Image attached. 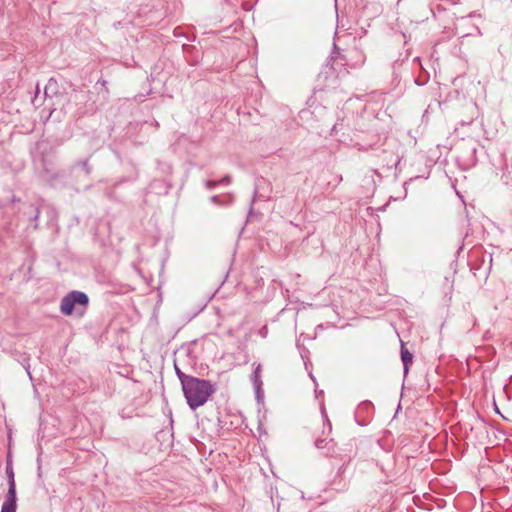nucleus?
<instances>
[{
    "mask_svg": "<svg viewBox=\"0 0 512 512\" xmlns=\"http://www.w3.org/2000/svg\"><path fill=\"white\" fill-rule=\"evenodd\" d=\"M184 397L192 410L203 406L217 391V385L209 380L192 377L182 387Z\"/></svg>",
    "mask_w": 512,
    "mask_h": 512,
    "instance_id": "1",
    "label": "nucleus"
},
{
    "mask_svg": "<svg viewBox=\"0 0 512 512\" xmlns=\"http://www.w3.org/2000/svg\"><path fill=\"white\" fill-rule=\"evenodd\" d=\"M89 298L87 294L81 291L73 290L64 296L60 303V311L64 315H71L76 307L80 305L84 308L87 307Z\"/></svg>",
    "mask_w": 512,
    "mask_h": 512,
    "instance_id": "2",
    "label": "nucleus"
},
{
    "mask_svg": "<svg viewBox=\"0 0 512 512\" xmlns=\"http://www.w3.org/2000/svg\"><path fill=\"white\" fill-rule=\"evenodd\" d=\"M17 497H16V484L8 485V492L5 501L2 505L1 512H16Z\"/></svg>",
    "mask_w": 512,
    "mask_h": 512,
    "instance_id": "3",
    "label": "nucleus"
},
{
    "mask_svg": "<svg viewBox=\"0 0 512 512\" xmlns=\"http://www.w3.org/2000/svg\"><path fill=\"white\" fill-rule=\"evenodd\" d=\"M401 360L404 366V374L407 375L409 371V366L412 364L413 361V355L404 347L403 343L401 345Z\"/></svg>",
    "mask_w": 512,
    "mask_h": 512,
    "instance_id": "4",
    "label": "nucleus"
},
{
    "mask_svg": "<svg viewBox=\"0 0 512 512\" xmlns=\"http://www.w3.org/2000/svg\"><path fill=\"white\" fill-rule=\"evenodd\" d=\"M260 372H261V364H258L256 366V368L254 369V371L252 373V376H251V380H252L253 385H254V387L256 389V393H257L258 397L260 395L261 386H262V380L260 378Z\"/></svg>",
    "mask_w": 512,
    "mask_h": 512,
    "instance_id": "5",
    "label": "nucleus"
},
{
    "mask_svg": "<svg viewBox=\"0 0 512 512\" xmlns=\"http://www.w3.org/2000/svg\"><path fill=\"white\" fill-rule=\"evenodd\" d=\"M382 153L385 156L383 159L382 167L386 166L388 169H391L392 165L397 163L396 161L393 160V154L391 152L388 153L386 151H383Z\"/></svg>",
    "mask_w": 512,
    "mask_h": 512,
    "instance_id": "6",
    "label": "nucleus"
},
{
    "mask_svg": "<svg viewBox=\"0 0 512 512\" xmlns=\"http://www.w3.org/2000/svg\"><path fill=\"white\" fill-rule=\"evenodd\" d=\"M76 167L81 168L85 172L86 175H89L91 173V167H90L87 159L77 161L74 164L73 168H76Z\"/></svg>",
    "mask_w": 512,
    "mask_h": 512,
    "instance_id": "7",
    "label": "nucleus"
},
{
    "mask_svg": "<svg viewBox=\"0 0 512 512\" xmlns=\"http://www.w3.org/2000/svg\"><path fill=\"white\" fill-rule=\"evenodd\" d=\"M175 370H176V375H177L178 379L180 380L182 387L184 386V383H186L188 379H191L193 377V376L185 374L177 367H175Z\"/></svg>",
    "mask_w": 512,
    "mask_h": 512,
    "instance_id": "8",
    "label": "nucleus"
},
{
    "mask_svg": "<svg viewBox=\"0 0 512 512\" xmlns=\"http://www.w3.org/2000/svg\"><path fill=\"white\" fill-rule=\"evenodd\" d=\"M6 474H7V478H8V485L15 484L14 471H13L12 466L9 463H7V466H6Z\"/></svg>",
    "mask_w": 512,
    "mask_h": 512,
    "instance_id": "9",
    "label": "nucleus"
},
{
    "mask_svg": "<svg viewBox=\"0 0 512 512\" xmlns=\"http://www.w3.org/2000/svg\"><path fill=\"white\" fill-rule=\"evenodd\" d=\"M56 84H57V83H56V81H55L54 79H50V80H49L48 84L46 85V87H45V89H44V94H45V96H48V95L50 94V91H49V90L51 89V87H52V86H53V87H55V86H56Z\"/></svg>",
    "mask_w": 512,
    "mask_h": 512,
    "instance_id": "10",
    "label": "nucleus"
},
{
    "mask_svg": "<svg viewBox=\"0 0 512 512\" xmlns=\"http://www.w3.org/2000/svg\"><path fill=\"white\" fill-rule=\"evenodd\" d=\"M205 186L208 190H213L218 186V181L208 180L205 182Z\"/></svg>",
    "mask_w": 512,
    "mask_h": 512,
    "instance_id": "11",
    "label": "nucleus"
},
{
    "mask_svg": "<svg viewBox=\"0 0 512 512\" xmlns=\"http://www.w3.org/2000/svg\"><path fill=\"white\" fill-rule=\"evenodd\" d=\"M328 443L326 442V440L324 439H320V440H317L315 442V446L318 448V449H324L326 447Z\"/></svg>",
    "mask_w": 512,
    "mask_h": 512,
    "instance_id": "12",
    "label": "nucleus"
},
{
    "mask_svg": "<svg viewBox=\"0 0 512 512\" xmlns=\"http://www.w3.org/2000/svg\"><path fill=\"white\" fill-rule=\"evenodd\" d=\"M231 183V177L229 175L224 176L221 180L218 181V185L225 184L228 185Z\"/></svg>",
    "mask_w": 512,
    "mask_h": 512,
    "instance_id": "13",
    "label": "nucleus"
},
{
    "mask_svg": "<svg viewBox=\"0 0 512 512\" xmlns=\"http://www.w3.org/2000/svg\"><path fill=\"white\" fill-rule=\"evenodd\" d=\"M258 334H259L262 338L267 337V334H268V328H267V326H263L262 328H260V329H259V331H258Z\"/></svg>",
    "mask_w": 512,
    "mask_h": 512,
    "instance_id": "14",
    "label": "nucleus"
},
{
    "mask_svg": "<svg viewBox=\"0 0 512 512\" xmlns=\"http://www.w3.org/2000/svg\"><path fill=\"white\" fill-rule=\"evenodd\" d=\"M31 209L33 210V213H34V215H33V220H34V221H37V219H38V217H39V214H40V211H39V209H38V208H36V207H32V206H31Z\"/></svg>",
    "mask_w": 512,
    "mask_h": 512,
    "instance_id": "15",
    "label": "nucleus"
},
{
    "mask_svg": "<svg viewBox=\"0 0 512 512\" xmlns=\"http://www.w3.org/2000/svg\"><path fill=\"white\" fill-rule=\"evenodd\" d=\"M342 126V123H336L334 124L333 128H332V133L333 134H337L338 133V130L341 129L340 127Z\"/></svg>",
    "mask_w": 512,
    "mask_h": 512,
    "instance_id": "16",
    "label": "nucleus"
},
{
    "mask_svg": "<svg viewBox=\"0 0 512 512\" xmlns=\"http://www.w3.org/2000/svg\"><path fill=\"white\" fill-rule=\"evenodd\" d=\"M210 200H211V202H213V203H215V204H219V203H220V202H219V197H218V196H216V195H215V196H212V197L210 198Z\"/></svg>",
    "mask_w": 512,
    "mask_h": 512,
    "instance_id": "17",
    "label": "nucleus"
},
{
    "mask_svg": "<svg viewBox=\"0 0 512 512\" xmlns=\"http://www.w3.org/2000/svg\"><path fill=\"white\" fill-rule=\"evenodd\" d=\"M38 93H39V87L37 86V87H36V95H35V99H33V100H32V102H33V103H35V100H36V97H37Z\"/></svg>",
    "mask_w": 512,
    "mask_h": 512,
    "instance_id": "18",
    "label": "nucleus"
},
{
    "mask_svg": "<svg viewBox=\"0 0 512 512\" xmlns=\"http://www.w3.org/2000/svg\"><path fill=\"white\" fill-rule=\"evenodd\" d=\"M98 83H101L102 86H106L107 81L106 80H99Z\"/></svg>",
    "mask_w": 512,
    "mask_h": 512,
    "instance_id": "19",
    "label": "nucleus"
}]
</instances>
